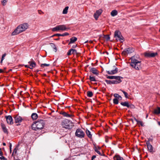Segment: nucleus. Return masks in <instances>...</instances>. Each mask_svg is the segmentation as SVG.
I'll use <instances>...</instances> for the list:
<instances>
[{
	"mask_svg": "<svg viewBox=\"0 0 160 160\" xmlns=\"http://www.w3.org/2000/svg\"><path fill=\"white\" fill-rule=\"evenodd\" d=\"M28 25L27 23H24L18 26L14 31L12 32V35H15L25 31L28 28Z\"/></svg>",
	"mask_w": 160,
	"mask_h": 160,
	"instance_id": "obj_1",
	"label": "nucleus"
},
{
	"mask_svg": "<svg viewBox=\"0 0 160 160\" xmlns=\"http://www.w3.org/2000/svg\"><path fill=\"white\" fill-rule=\"evenodd\" d=\"M44 125V121L40 120L33 123L31 126L32 129L34 130H41L43 128Z\"/></svg>",
	"mask_w": 160,
	"mask_h": 160,
	"instance_id": "obj_2",
	"label": "nucleus"
},
{
	"mask_svg": "<svg viewBox=\"0 0 160 160\" xmlns=\"http://www.w3.org/2000/svg\"><path fill=\"white\" fill-rule=\"evenodd\" d=\"M131 65L136 70H139L141 68V62L135 58L134 57L131 58Z\"/></svg>",
	"mask_w": 160,
	"mask_h": 160,
	"instance_id": "obj_3",
	"label": "nucleus"
},
{
	"mask_svg": "<svg viewBox=\"0 0 160 160\" xmlns=\"http://www.w3.org/2000/svg\"><path fill=\"white\" fill-rule=\"evenodd\" d=\"M62 127L66 129H70L72 128L73 124L70 121L67 119L64 120L62 123Z\"/></svg>",
	"mask_w": 160,
	"mask_h": 160,
	"instance_id": "obj_4",
	"label": "nucleus"
},
{
	"mask_svg": "<svg viewBox=\"0 0 160 160\" xmlns=\"http://www.w3.org/2000/svg\"><path fill=\"white\" fill-rule=\"evenodd\" d=\"M75 135L78 138H82L84 137L85 134L82 129L80 128H78L76 130Z\"/></svg>",
	"mask_w": 160,
	"mask_h": 160,
	"instance_id": "obj_5",
	"label": "nucleus"
},
{
	"mask_svg": "<svg viewBox=\"0 0 160 160\" xmlns=\"http://www.w3.org/2000/svg\"><path fill=\"white\" fill-rule=\"evenodd\" d=\"M114 37L117 41H119L122 42L124 41V38L121 35L120 32L119 31H116L115 32Z\"/></svg>",
	"mask_w": 160,
	"mask_h": 160,
	"instance_id": "obj_6",
	"label": "nucleus"
},
{
	"mask_svg": "<svg viewBox=\"0 0 160 160\" xmlns=\"http://www.w3.org/2000/svg\"><path fill=\"white\" fill-rule=\"evenodd\" d=\"M106 82L108 84H117L120 83L122 82L121 79H115V80H105Z\"/></svg>",
	"mask_w": 160,
	"mask_h": 160,
	"instance_id": "obj_7",
	"label": "nucleus"
},
{
	"mask_svg": "<svg viewBox=\"0 0 160 160\" xmlns=\"http://www.w3.org/2000/svg\"><path fill=\"white\" fill-rule=\"evenodd\" d=\"M134 51V49L132 48H129L125 49L122 52V54L124 55L132 53Z\"/></svg>",
	"mask_w": 160,
	"mask_h": 160,
	"instance_id": "obj_8",
	"label": "nucleus"
},
{
	"mask_svg": "<svg viewBox=\"0 0 160 160\" xmlns=\"http://www.w3.org/2000/svg\"><path fill=\"white\" fill-rule=\"evenodd\" d=\"M146 144L147 145L148 151L151 153H153L154 151L152 146L151 144L149 141H147Z\"/></svg>",
	"mask_w": 160,
	"mask_h": 160,
	"instance_id": "obj_9",
	"label": "nucleus"
},
{
	"mask_svg": "<svg viewBox=\"0 0 160 160\" xmlns=\"http://www.w3.org/2000/svg\"><path fill=\"white\" fill-rule=\"evenodd\" d=\"M5 118L6 119L7 122L9 124H12L13 123V119L11 116L8 115L6 116Z\"/></svg>",
	"mask_w": 160,
	"mask_h": 160,
	"instance_id": "obj_10",
	"label": "nucleus"
},
{
	"mask_svg": "<svg viewBox=\"0 0 160 160\" xmlns=\"http://www.w3.org/2000/svg\"><path fill=\"white\" fill-rule=\"evenodd\" d=\"M102 12V10L100 9L97 10L94 15V17L96 20H97L99 16H100Z\"/></svg>",
	"mask_w": 160,
	"mask_h": 160,
	"instance_id": "obj_11",
	"label": "nucleus"
},
{
	"mask_svg": "<svg viewBox=\"0 0 160 160\" xmlns=\"http://www.w3.org/2000/svg\"><path fill=\"white\" fill-rule=\"evenodd\" d=\"M14 119L15 122L16 123L21 122L23 120L22 118L21 117L18 115L16 116L15 117Z\"/></svg>",
	"mask_w": 160,
	"mask_h": 160,
	"instance_id": "obj_12",
	"label": "nucleus"
},
{
	"mask_svg": "<svg viewBox=\"0 0 160 160\" xmlns=\"http://www.w3.org/2000/svg\"><path fill=\"white\" fill-rule=\"evenodd\" d=\"M60 114L63 115L64 117L67 118H72L73 116V115L72 114H69L64 112H61Z\"/></svg>",
	"mask_w": 160,
	"mask_h": 160,
	"instance_id": "obj_13",
	"label": "nucleus"
},
{
	"mask_svg": "<svg viewBox=\"0 0 160 160\" xmlns=\"http://www.w3.org/2000/svg\"><path fill=\"white\" fill-rule=\"evenodd\" d=\"M59 30L61 31H67L69 28H67L66 26L64 25H59Z\"/></svg>",
	"mask_w": 160,
	"mask_h": 160,
	"instance_id": "obj_14",
	"label": "nucleus"
},
{
	"mask_svg": "<svg viewBox=\"0 0 160 160\" xmlns=\"http://www.w3.org/2000/svg\"><path fill=\"white\" fill-rule=\"evenodd\" d=\"M114 160H125L119 155L116 154L113 157Z\"/></svg>",
	"mask_w": 160,
	"mask_h": 160,
	"instance_id": "obj_15",
	"label": "nucleus"
},
{
	"mask_svg": "<svg viewBox=\"0 0 160 160\" xmlns=\"http://www.w3.org/2000/svg\"><path fill=\"white\" fill-rule=\"evenodd\" d=\"M113 67H115L114 70H111V71H107V73L109 74H113L116 73L118 71V68L115 67V66H114Z\"/></svg>",
	"mask_w": 160,
	"mask_h": 160,
	"instance_id": "obj_16",
	"label": "nucleus"
},
{
	"mask_svg": "<svg viewBox=\"0 0 160 160\" xmlns=\"http://www.w3.org/2000/svg\"><path fill=\"white\" fill-rule=\"evenodd\" d=\"M72 54H77V52L76 50L71 49H70L67 52V55L68 56Z\"/></svg>",
	"mask_w": 160,
	"mask_h": 160,
	"instance_id": "obj_17",
	"label": "nucleus"
},
{
	"mask_svg": "<svg viewBox=\"0 0 160 160\" xmlns=\"http://www.w3.org/2000/svg\"><path fill=\"white\" fill-rule=\"evenodd\" d=\"M107 78L110 79H120L122 78L120 77V76H108L107 77Z\"/></svg>",
	"mask_w": 160,
	"mask_h": 160,
	"instance_id": "obj_18",
	"label": "nucleus"
},
{
	"mask_svg": "<svg viewBox=\"0 0 160 160\" xmlns=\"http://www.w3.org/2000/svg\"><path fill=\"white\" fill-rule=\"evenodd\" d=\"M1 125L3 132L5 133L8 134V131L5 125L2 123H1Z\"/></svg>",
	"mask_w": 160,
	"mask_h": 160,
	"instance_id": "obj_19",
	"label": "nucleus"
},
{
	"mask_svg": "<svg viewBox=\"0 0 160 160\" xmlns=\"http://www.w3.org/2000/svg\"><path fill=\"white\" fill-rule=\"evenodd\" d=\"M90 71L93 74L96 75H98V72L97 70L95 68H92L90 69Z\"/></svg>",
	"mask_w": 160,
	"mask_h": 160,
	"instance_id": "obj_20",
	"label": "nucleus"
},
{
	"mask_svg": "<svg viewBox=\"0 0 160 160\" xmlns=\"http://www.w3.org/2000/svg\"><path fill=\"white\" fill-rule=\"evenodd\" d=\"M120 104L122 105L123 106H126L128 108L130 107V106L129 104L127 102H121Z\"/></svg>",
	"mask_w": 160,
	"mask_h": 160,
	"instance_id": "obj_21",
	"label": "nucleus"
},
{
	"mask_svg": "<svg viewBox=\"0 0 160 160\" xmlns=\"http://www.w3.org/2000/svg\"><path fill=\"white\" fill-rule=\"evenodd\" d=\"M31 117L33 120H35L38 118V115L36 113H33L32 114Z\"/></svg>",
	"mask_w": 160,
	"mask_h": 160,
	"instance_id": "obj_22",
	"label": "nucleus"
},
{
	"mask_svg": "<svg viewBox=\"0 0 160 160\" xmlns=\"http://www.w3.org/2000/svg\"><path fill=\"white\" fill-rule=\"evenodd\" d=\"M117 14L118 12L116 10H113L111 12V15L112 17L117 15Z\"/></svg>",
	"mask_w": 160,
	"mask_h": 160,
	"instance_id": "obj_23",
	"label": "nucleus"
},
{
	"mask_svg": "<svg viewBox=\"0 0 160 160\" xmlns=\"http://www.w3.org/2000/svg\"><path fill=\"white\" fill-rule=\"evenodd\" d=\"M113 96L115 97V98L118 99V100H121L122 99V97L118 94L115 93L113 94Z\"/></svg>",
	"mask_w": 160,
	"mask_h": 160,
	"instance_id": "obj_24",
	"label": "nucleus"
},
{
	"mask_svg": "<svg viewBox=\"0 0 160 160\" xmlns=\"http://www.w3.org/2000/svg\"><path fill=\"white\" fill-rule=\"evenodd\" d=\"M77 39V38L75 37H73L70 39V42L69 43V44L70 43H74V42L76 41Z\"/></svg>",
	"mask_w": 160,
	"mask_h": 160,
	"instance_id": "obj_25",
	"label": "nucleus"
},
{
	"mask_svg": "<svg viewBox=\"0 0 160 160\" xmlns=\"http://www.w3.org/2000/svg\"><path fill=\"white\" fill-rule=\"evenodd\" d=\"M86 133L88 136V137L89 138H91L92 137V135L91 134V133L88 130V129H87L86 130Z\"/></svg>",
	"mask_w": 160,
	"mask_h": 160,
	"instance_id": "obj_26",
	"label": "nucleus"
},
{
	"mask_svg": "<svg viewBox=\"0 0 160 160\" xmlns=\"http://www.w3.org/2000/svg\"><path fill=\"white\" fill-rule=\"evenodd\" d=\"M28 63L30 64V67L32 68H34L36 66V63L34 61H30L28 62Z\"/></svg>",
	"mask_w": 160,
	"mask_h": 160,
	"instance_id": "obj_27",
	"label": "nucleus"
},
{
	"mask_svg": "<svg viewBox=\"0 0 160 160\" xmlns=\"http://www.w3.org/2000/svg\"><path fill=\"white\" fill-rule=\"evenodd\" d=\"M68 8H69L68 7V6L64 8V9H63V12H62V13L63 14H67Z\"/></svg>",
	"mask_w": 160,
	"mask_h": 160,
	"instance_id": "obj_28",
	"label": "nucleus"
},
{
	"mask_svg": "<svg viewBox=\"0 0 160 160\" xmlns=\"http://www.w3.org/2000/svg\"><path fill=\"white\" fill-rule=\"evenodd\" d=\"M50 44L51 45V47L54 49V51L56 52L57 51V48L55 45L53 43H50Z\"/></svg>",
	"mask_w": 160,
	"mask_h": 160,
	"instance_id": "obj_29",
	"label": "nucleus"
},
{
	"mask_svg": "<svg viewBox=\"0 0 160 160\" xmlns=\"http://www.w3.org/2000/svg\"><path fill=\"white\" fill-rule=\"evenodd\" d=\"M59 26H57L56 27L52 29V31L53 32L57 31H59Z\"/></svg>",
	"mask_w": 160,
	"mask_h": 160,
	"instance_id": "obj_30",
	"label": "nucleus"
},
{
	"mask_svg": "<svg viewBox=\"0 0 160 160\" xmlns=\"http://www.w3.org/2000/svg\"><path fill=\"white\" fill-rule=\"evenodd\" d=\"M154 113L156 114H158L160 113V108L158 107L157 109L154 110Z\"/></svg>",
	"mask_w": 160,
	"mask_h": 160,
	"instance_id": "obj_31",
	"label": "nucleus"
},
{
	"mask_svg": "<svg viewBox=\"0 0 160 160\" xmlns=\"http://www.w3.org/2000/svg\"><path fill=\"white\" fill-rule=\"evenodd\" d=\"M135 120L138 123L140 124L143 127L144 125L141 121H139L137 120L136 118H134Z\"/></svg>",
	"mask_w": 160,
	"mask_h": 160,
	"instance_id": "obj_32",
	"label": "nucleus"
},
{
	"mask_svg": "<svg viewBox=\"0 0 160 160\" xmlns=\"http://www.w3.org/2000/svg\"><path fill=\"white\" fill-rule=\"evenodd\" d=\"M145 56L147 58L150 57V52H146L144 54Z\"/></svg>",
	"mask_w": 160,
	"mask_h": 160,
	"instance_id": "obj_33",
	"label": "nucleus"
},
{
	"mask_svg": "<svg viewBox=\"0 0 160 160\" xmlns=\"http://www.w3.org/2000/svg\"><path fill=\"white\" fill-rule=\"evenodd\" d=\"M93 95L92 92L88 91L87 92V96L89 97H91Z\"/></svg>",
	"mask_w": 160,
	"mask_h": 160,
	"instance_id": "obj_34",
	"label": "nucleus"
},
{
	"mask_svg": "<svg viewBox=\"0 0 160 160\" xmlns=\"http://www.w3.org/2000/svg\"><path fill=\"white\" fill-rule=\"evenodd\" d=\"M3 152L2 151L1 148H0V159H1L5 158L3 156Z\"/></svg>",
	"mask_w": 160,
	"mask_h": 160,
	"instance_id": "obj_35",
	"label": "nucleus"
},
{
	"mask_svg": "<svg viewBox=\"0 0 160 160\" xmlns=\"http://www.w3.org/2000/svg\"><path fill=\"white\" fill-rule=\"evenodd\" d=\"M158 53L157 52H150V57H154L157 55Z\"/></svg>",
	"mask_w": 160,
	"mask_h": 160,
	"instance_id": "obj_36",
	"label": "nucleus"
},
{
	"mask_svg": "<svg viewBox=\"0 0 160 160\" xmlns=\"http://www.w3.org/2000/svg\"><path fill=\"white\" fill-rule=\"evenodd\" d=\"M104 38L107 41L109 40L110 39V37L108 35H105L104 37Z\"/></svg>",
	"mask_w": 160,
	"mask_h": 160,
	"instance_id": "obj_37",
	"label": "nucleus"
},
{
	"mask_svg": "<svg viewBox=\"0 0 160 160\" xmlns=\"http://www.w3.org/2000/svg\"><path fill=\"white\" fill-rule=\"evenodd\" d=\"M8 0H2L1 1V3L3 6H4L6 5Z\"/></svg>",
	"mask_w": 160,
	"mask_h": 160,
	"instance_id": "obj_38",
	"label": "nucleus"
},
{
	"mask_svg": "<svg viewBox=\"0 0 160 160\" xmlns=\"http://www.w3.org/2000/svg\"><path fill=\"white\" fill-rule=\"evenodd\" d=\"M120 90L123 93V94L124 95L125 97L126 98H128V94L127 93V92H125L124 91L122 90Z\"/></svg>",
	"mask_w": 160,
	"mask_h": 160,
	"instance_id": "obj_39",
	"label": "nucleus"
},
{
	"mask_svg": "<svg viewBox=\"0 0 160 160\" xmlns=\"http://www.w3.org/2000/svg\"><path fill=\"white\" fill-rule=\"evenodd\" d=\"M118 99L116 98H114L113 99V102L115 104H118Z\"/></svg>",
	"mask_w": 160,
	"mask_h": 160,
	"instance_id": "obj_40",
	"label": "nucleus"
},
{
	"mask_svg": "<svg viewBox=\"0 0 160 160\" xmlns=\"http://www.w3.org/2000/svg\"><path fill=\"white\" fill-rule=\"evenodd\" d=\"M89 79L91 81H96V80L95 78L94 77H92L91 76H89Z\"/></svg>",
	"mask_w": 160,
	"mask_h": 160,
	"instance_id": "obj_41",
	"label": "nucleus"
},
{
	"mask_svg": "<svg viewBox=\"0 0 160 160\" xmlns=\"http://www.w3.org/2000/svg\"><path fill=\"white\" fill-rule=\"evenodd\" d=\"M100 148H95V151L98 154H99V155H101L102 154L101 153V152H100V151H99L98 150V149H100Z\"/></svg>",
	"mask_w": 160,
	"mask_h": 160,
	"instance_id": "obj_42",
	"label": "nucleus"
},
{
	"mask_svg": "<svg viewBox=\"0 0 160 160\" xmlns=\"http://www.w3.org/2000/svg\"><path fill=\"white\" fill-rule=\"evenodd\" d=\"M50 65L49 64H42L41 65V66L42 67H48Z\"/></svg>",
	"mask_w": 160,
	"mask_h": 160,
	"instance_id": "obj_43",
	"label": "nucleus"
},
{
	"mask_svg": "<svg viewBox=\"0 0 160 160\" xmlns=\"http://www.w3.org/2000/svg\"><path fill=\"white\" fill-rule=\"evenodd\" d=\"M69 35V33L67 32H65L63 34H61V36H64Z\"/></svg>",
	"mask_w": 160,
	"mask_h": 160,
	"instance_id": "obj_44",
	"label": "nucleus"
},
{
	"mask_svg": "<svg viewBox=\"0 0 160 160\" xmlns=\"http://www.w3.org/2000/svg\"><path fill=\"white\" fill-rule=\"evenodd\" d=\"M55 36H61V34L59 33L55 34L52 36L51 37H53Z\"/></svg>",
	"mask_w": 160,
	"mask_h": 160,
	"instance_id": "obj_45",
	"label": "nucleus"
},
{
	"mask_svg": "<svg viewBox=\"0 0 160 160\" xmlns=\"http://www.w3.org/2000/svg\"><path fill=\"white\" fill-rule=\"evenodd\" d=\"M6 53H4L3 54L2 57V59L4 60V57L6 56Z\"/></svg>",
	"mask_w": 160,
	"mask_h": 160,
	"instance_id": "obj_46",
	"label": "nucleus"
},
{
	"mask_svg": "<svg viewBox=\"0 0 160 160\" xmlns=\"http://www.w3.org/2000/svg\"><path fill=\"white\" fill-rule=\"evenodd\" d=\"M96 156L95 155H93L92 156V160H93L95 158H96Z\"/></svg>",
	"mask_w": 160,
	"mask_h": 160,
	"instance_id": "obj_47",
	"label": "nucleus"
},
{
	"mask_svg": "<svg viewBox=\"0 0 160 160\" xmlns=\"http://www.w3.org/2000/svg\"><path fill=\"white\" fill-rule=\"evenodd\" d=\"M11 147H12V144L11 143H10V145H9V148H10V152L11 151Z\"/></svg>",
	"mask_w": 160,
	"mask_h": 160,
	"instance_id": "obj_48",
	"label": "nucleus"
},
{
	"mask_svg": "<svg viewBox=\"0 0 160 160\" xmlns=\"http://www.w3.org/2000/svg\"><path fill=\"white\" fill-rule=\"evenodd\" d=\"M38 13L40 14H41L42 13H43V12H42L41 11H39V10L38 11Z\"/></svg>",
	"mask_w": 160,
	"mask_h": 160,
	"instance_id": "obj_49",
	"label": "nucleus"
},
{
	"mask_svg": "<svg viewBox=\"0 0 160 160\" xmlns=\"http://www.w3.org/2000/svg\"><path fill=\"white\" fill-rule=\"evenodd\" d=\"M16 152H17V151H16V149L15 148V149H14V150L13 151V153L14 152L16 153Z\"/></svg>",
	"mask_w": 160,
	"mask_h": 160,
	"instance_id": "obj_50",
	"label": "nucleus"
},
{
	"mask_svg": "<svg viewBox=\"0 0 160 160\" xmlns=\"http://www.w3.org/2000/svg\"><path fill=\"white\" fill-rule=\"evenodd\" d=\"M152 140L150 138H149L148 139V140L147 141H149V142H150L151 141H152Z\"/></svg>",
	"mask_w": 160,
	"mask_h": 160,
	"instance_id": "obj_51",
	"label": "nucleus"
},
{
	"mask_svg": "<svg viewBox=\"0 0 160 160\" xmlns=\"http://www.w3.org/2000/svg\"><path fill=\"white\" fill-rule=\"evenodd\" d=\"M130 105V107H129V108H133L134 107V106L133 105Z\"/></svg>",
	"mask_w": 160,
	"mask_h": 160,
	"instance_id": "obj_52",
	"label": "nucleus"
},
{
	"mask_svg": "<svg viewBox=\"0 0 160 160\" xmlns=\"http://www.w3.org/2000/svg\"><path fill=\"white\" fill-rule=\"evenodd\" d=\"M76 47H77V45H76L73 46L72 48H75Z\"/></svg>",
	"mask_w": 160,
	"mask_h": 160,
	"instance_id": "obj_53",
	"label": "nucleus"
},
{
	"mask_svg": "<svg viewBox=\"0 0 160 160\" xmlns=\"http://www.w3.org/2000/svg\"><path fill=\"white\" fill-rule=\"evenodd\" d=\"M3 71L2 69H0V73L2 72Z\"/></svg>",
	"mask_w": 160,
	"mask_h": 160,
	"instance_id": "obj_54",
	"label": "nucleus"
},
{
	"mask_svg": "<svg viewBox=\"0 0 160 160\" xmlns=\"http://www.w3.org/2000/svg\"><path fill=\"white\" fill-rule=\"evenodd\" d=\"M25 67L29 68V66H28V65H25Z\"/></svg>",
	"mask_w": 160,
	"mask_h": 160,
	"instance_id": "obj_55",
	"label": "nucleus"
},
{
	"mask_svg": "<svg viewBox=\"0 0 160 160\" xmlns=\"http://www.w3.org/2000/svg\"><path fill=\"white\" fill-rule=\"evenodd\" d=\"M0 160H7V159L5 158H4L1 159H0Z\"/></svg>",
	"mask_w": 160,
	"mask_h": 160,
	"instance_id": "obj_56",
	"label": "nucleus"
},
{
	"mask_svg": "<svg viewBox=\"0 0 160 160\" xmlns=\"http://www.w3.org/2000/svg\"><path fill=\"white\" fill-rule=\"evenodd\" d=\"M59 39V38H57V39H55V40H58Z\"/></svg>",
	"mask_w": 160,
	"mask_h": 160,
	"instance_id": "obj_57",
	"label": "nucleus"
},
{
	"mask_svg": "<svg viewBox=\"0 0 160 160\" xmlns=\"http://www.w3.org/2000/svg\"><path fill=\"white\" fill-rule=\"evenodd\" d=\"M158 124L160 126V122H158Z\"/></svg>",
	"mask_w": 160,
	"mask_h": 160,
	"instance_id": "obj_58",
	"label": "nucleus"
},
{
	"mask_svg": "<svg viewBox=\"0 0 160 160\" xmlns=\"http://www.w3.org/2000/svg\"><path fill=\"white\" fill-rule=\"evenodd\" d=\"M3 145L4 146H5V145H6V143H5L4 142L3 143Z\"/></svg>",
	"mask_w": 160,
	"mask_h": 160,
	"instance_id": "obj_59",
	"label": "nucleus"
},
{
	"mask_svg": "<svg viewBox=\"0 0 160 160\" xmlns=\"http://www.w3.org/2000/svg\"><path fill=\"white\" fill-rule=\"evenodd\" d=\"M3 60V59H1V63H2V62Z\"/></svg>",
	"mask_w": 160,
	"mask_h": 160,
	"instance_id": "obj_60",
	"label": "nucleus"
},
{
	"mask_svg": "<svg viewBox=\"0 0 160 160\" xmlns=\"http://www.w3.org/2000/svg\"><path fill=\"white\" fill-rule=\"evenodd\" d=\"M29 68L31 69H32L33 68H32V67H29Z\"/></svg>",
	"mask_w": 160,
	"mask_h": 160,
	"instance_id": "obj_61",
	"label": "nucleus"
},
{
	"mask_svg": "<svg viewBox=\"0 0 160 160\" xmlns=\"http://www.w3.org/2000/svg\"><path fill=\"white\" fill-rule=\"evenodd\" d=\"M2 114V112L1 111H0V115H1Z\"/></svg>",
	"mask_w": 160,
	"mask_h": 160,
	"instance_id": "obj_62",
	"label": "nucleus"
},
{
	"mask_svg": "<svg viewBox=\"0 0 160 160\" xmlns=\"http://www.w3.org/2000/svg\"><path fill=\"white\" fill-rule=\"evenodd\" d=\"M88 42V41H87L85 42V43H87Z\"/></svg>",
	"mask_w": 160,
	"mask_h": 160,
	"instance_id": "obj_63",
	"label": "nucleus"
},
{
	"mask_svg": "<svg viewBox=\"0 0 160 160\" xmlns=\"http://www.w3.org/2000/svg\"><path fill=\"white\" fill-rule=\"evenodd\" d=\"M20 160V159H16V160Z\"/></svg>",
	"mask_w": 160,
	"mask_h": 160,
	"instance_id": "obj_64",
	"label": "nucleus"
}]
</instances>
